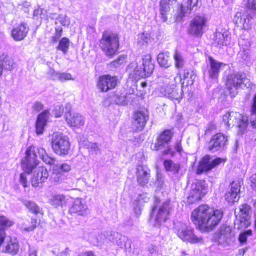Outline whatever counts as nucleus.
<instances>
[{"label": "nucleus", "instance_id": "obj_1", "mask_svg": "<svg viewBox=\"0 0 256 256\" xmlns=\"http://www.w3.org/2000/svg\"><path fill=\"white\" fill-rule=\"evenodd\" d=\"M223 216L221 210L202 205L193 211L192 220L201 229L212 230L219 224Z\"/></svg>", "mask_w": 256, "mask_h": 256}, {"label": "nucleus", "instance_id": "obj_2", "mask_svg": "<svg viewBox=\"0 0 256 256\" xmlns=\"http://www.w3.org/2000/svg\"><path fill=\"white\" fill-rule=\"evenodd\" d=\"M152 58L150 54H146L142 58V66H138L135 62L131 63L128 67V70L130 74V80L131 77L136 80L140 78L149 77L152 74L154 66L152 61Z\"/></svg>", "mask_w": 256, "mask_h": 256}, {"label": "nucleus", "instance_id": "obj_3", "mask_svg": "<svg viewBox=\"0 0 256 256\" xmlns=\"http://www.w3.org/2000/svg\"><path fill=\"white\" fill-rule=\"evenodd\" d=\"M120 46V38L116 34L105 32L100 42V47L108 56H112L117 52Z\"/></svg>", "mask_w": 256, "mask_h": 256}, {"label": "nucleus", "instance_id": "obj_4", "mask_svg": "<svg viewBox=\"0 0 256 256\" xmlns=\"http://www.w3.org/2000/svg\"><path fill=\"white\" fill-rule=\"evenodd\" d=\"M223 122L228 128L230 126H236L240 128L241 133H243L246 129L248 124L247 116L234 112L226 114L223 116Z\"/></svg>", "mask_w": 256, "mask_h": 256}, {"label": "nucleus", "instance_id": "obj_5", "mask_svg": "<svg viewBox=\"0 0 256 256\" xmlns=\"http://www.w3.org/2000/svg\"><path fill=\"white\" fill-rule=\"evenodd\" d=\"M176 230L178 236L184 241L192 244H202L204 240L194 233V230L186 224L178 223L176 226Z\"/></svg>", "mask_w": 256, "mask_h": 256}, {"label": "nucleus", "instance_id": "obj_6", "mask_svg": "<svg viewBox=\"0 0 256 256\" xmlns=\"http://www.w3.org/2000/svg\"><path fill=\"white\" fill-rule=\"evenodd\" d=\"M52 148L54 152L60 156L68 154L70 145L68 138L62 134H56L52 138Z\"/></svg>", "mask_w": 256, "mask_h": 256}, {"label": "nucleus", "instance_id": "obj_7", "mask_svg": "<svg viewBox=\"0 0 256 256\" xmlns=\"http://www.w3.org/2000/svg\"><path fill=\"white\" fill-rule=\"evenodd\" d=\"M208 18L204 14H198L194 18L188 28L189 34L194 36L200 37L207 26Z\"/></svg>", "mask_w": 256, "mask_h": 256}, {"label": "nucleus", "instance_id": "obj_8", "mask_svg": "<svg viewBox=\"0 0 256 256\" xmlns=\"http://www.w3.org/2000/svg\"><path fill=\"white\" fill-rule=\"evenodd\" d=\"M36 148H37L34 146L28 148L26 150L25 158L22 160V168L28 174H31L33 170L38 164Z\"/></svg>", "mask_w": 256, "mask_h": 256}, {"label": "nucleus", "instance_id": "obj_9", "mask_svg": "<svg viewBox=\"0 0 256 256\" xmlns=\"http://www.w3.org/2000/svg\"><path fill=\"white\" fill-rule=\"evenodd\" d=\"M206 193V190L202 181L195 180L192 185L188 196V202L192 204L202 200Z\"/></svg>", "mask_w": 256, "mask_h": 256}, {"label": "nucleus", "instance_id": "obj_10", "mask_svg": "<svg viewBox=\"0 0 256 256\" xmlns=\"http://www.w3.org/2000/svg\"><path fill=\"white\" fill-rule=\"evenodd\" d=\"M251 212V208L247 204H244L240 208L239 212L235 211L236 216V223H240L238 228H244L249 226L250 224V214Z\"/></svg>", "mask_w": 256, "mask_h": 256}, {"label": "nucleus", "instance_id": "obj_11", "mask_svg": "<svg viewBox=\"0 0 256 256\" xmlns=\"http://www.w3.org/2000/svg\"><path fill=\"white\" fill-rule=\"evenodd\" d=\"M226 161V159L221 158H216L214 160H212L210 156H206L200 162L197 170V174H200L204 172L210 171Z\"/></svg>", "mask_w": 256, "mask_h": 256}, {"label": "nucleus", "instance_id": "obj_12", "mask_svg": "<svg viewBox=\"0 0 256 256\" xmlns=\"http://www.w3.org/2000/svg\"><path fill=\"white\" fill-rule=\"evenodd\" d=\"M170 202H164L161 206H155L152 210V214L155 216V220L158 224H161L168 219L170 214Z\"/></svg>", "mask_w": 256, "mask_h": 256}, {"label": "nucleus", "instance_id": "obj_13", "mask_svg": "<svg viewBox=\"0 0 256 256\" xmlns=\"http://www.w3.org/2000/svg\"><path fill=\"white\" fill-rule=\"evenodd\" d=\"M168 84L160 88V92L165 96L174 100H179L182 98V88H176V86L173 84Z\"/></svg>", "mask_w": 256, "mask_h": 256}, {"label": "nucleus", "instance_id": "obj_14", "mask_svg": "<svg viewBox=\"0 0 256 256\" xmlns=\"http://www.w3.org/2000/svg\"><path fill=\"white\" fill-rule=\"evenodd\" d=\"M118 83V78L116 76L110 75H104L100 77L98 88L102 92H107L114 88Z\"/></svg>", "mask_w": 256, "mask_h": 256}, {"label": "nucleus", "instance_id": "obj_15", "mask_svg": "<svg viewBox=\"0 0 256 256\" xmlns=\"http://www.w3.org/2000/svg\"><path fill=\"white\" fill-rule=\"evenodd\" d=\"M242 84V74L237 72L228 76L226 86L232 96H234L238 93V89Z\"/></svg>", "mask_w": 256, "mask_h": 256}, {"label": "nucleus", "instance_id": "obj_16", "mask_svg": "<svg viewBox=\"0 0 256 256\" xmlns=\"http://www.w3.org/2000/svg\"><path fill=\"white\" fill-rule=\"evenodd\" d=\"M228 140L227 136L220 133L218 134L211 140L209 150L212 152H217L226 144Z\"/></svg>", "mask_w": 256, "mask_h": 256}, {"label": "nucleus", "instance_id": "obj_17", "mask_svg": "<svg viewBox=\"0 0 256 256\" xmlns=\"http://www.w3.org/2000/svg\"><path fill=\"white\" fill-rule=\"evenodd\" d=\"M250 14L248 10L238 12L234 18V22L238 26L244 30H248L250 28Z\"/></svg>", "mask_w": 256, "mask_h": 256}, {"label": "nucleus", "instance_id": "obj_18", "mask_svg": "<svg viewBox=\"0 0 256 256\" xmlns=\"http://www.w3.org/2000/svg\"><path fill=\"white\" fill-rule=\"evenodd\" d=\"M49 177L48 170L44 167H40L34 172L32 180V184L34 187H38L40 184L44 182Z\"/></svg>", "mask_w": 256, "mask_h": 256}, {"label": "nucleus", "instance_id": "obj_19", "mask_svg": "<svg viewBox=\"0 0 256 256\" xmlns=\"http://www.w3.org/2000/svg\"><path fill=\"white\" fill-rule=\"evenodd\" d=\"M198 0H184L180 6V12L174 18L176 21L180 20L187 14L190 13L192 9L197 5Z\"/></svg>", "mask_w": 256, "mask_h": 256}, {"label": "nucleus", "instance_id": "obj_20", "mask_svg": "<svg viewBox=\"0 0 256 256\" xmlns=\"http://www.w3.org/2000/svg\"><path fill=\"white\" fill-rule=\"evenodd\" d=\"M176 0H162L160 4V18L163 22H166L170 16L172 6Z\"/></svg>", "mask_w": 256, "mask_h": 256}, {"label": "nucleus", "instance_id": "obj_21", "mask_svg": "<svg viewBox=\"0 0 256 256\" xmlns=\"http://www.w3.org/2000/svg\"><path fill=\"white\" fill-rule=\"evenodd\" d=\"M232 230L230 227L223 226L216 234L214 239L220 244H225L231 238Z\"/></svg>", "mask_w": 256, "mask_h": 256}, {"label": "nucleus", "instance_id": "obj_22", "mask_svg": "<svg viewBox=\"0 0 256 256\" xmlns=\"http://www.w3.org/2000/svg\"><path fill=\"white\" fill-rule=\"evenodd\" d=\"M136 176L138 183L145 186L148 183L150 177V170L145 166L139 165L136 168Z\"/></svg>", "mask_w": 256, "mask_h": 256}, {"label": "nucleus", "instance_id": "obj_23", "mask_svg": "<svg viewBox=\"0 0 256 256\" xmlns=\"http://www.w3.org/2000/svg\"><path fill=\"white\" fill-rule=\"evenodd\" d=\"M148 119L147 112L142 111L136 112L134 115V128L136 131H142Z\"/></svg>", "mask_w": 256, "mask_h": 256}, {"label": "nucleus", "instance_id": "obj_24", "mask_svg": "<svg viewBox=\"0 0 256 256\" xmlns=\"http://www.w3.org/2000/svg\"><path fill=\"white\" fill-rule=\"evenodd\" d=\"M65 118L68 124L72 128H77L80 124V118L79 114L72 112L70 106L67 104L66 106Z\"/></svg>", "mask_w": 256, "mask_h": 256}, {"label": "nucleus", "instance_id": "obj_25", "mask_svg": "<svg viewBox=\"0 0 256 256\" xmlns=\"http://www.w3.org/2000/svg\"><path fill=\"white\" fill-rule=\"evenodd\" d=\"M29 30L28 24L22 23L12 30V36L16 41H21L27 36Z\"/></svg>", "mask_w": 256, "mask_h": 256}, {"label": "nucleus", "instance_id": "obj_26", "mask_svg": "<svg viewBox=\"0 0 256 256\" xmlns=\"http://www.w3.org/2000/svg\"><path fill=\"white\" fill-rule=\"evenodd\" d=\"M224 65L214 60L212 57H209V65H208V74L210 78L212 79L218 78L222 66Z\"/></svg>", "mask_w": 256, "mask_h": 256}, {"label": "nucleus", "instance_id": "obj_27", "mask_svg": "<svg viewBox=\"0 0 256 256\" xmlns=\"http://www.w3.org/2000/svg\"><path fill=\"white\" fill-rule=\"evenodd\" d=\"M240 185L239 183L232 182L230 192L226 194V200L230 203L238 202L240 198Z\"/></svg>", "mask_w": 256, "mask_h": 256}, {"label": "nucleus", "instance_id": "obj_28", "mask_svg": "<svg viewBox=\"0 0 256 256\" xmlns=\"http://www.w3.org/2000/svg\"><path fill=\"white\" fill-rule=\"evenodd\" d=\"M49 111L48 110H44L38 115L36 124V133L38 134H43L49 118Z\"/></svg>", "mask_w": 256, "mask_h": 256}, {"label": "nucleus", "instance_id": "obj_29", "mask_svg": "<svg viewBox=\"0 0 256 256\" xmlns=\"http://www.w3.org/2000/svg\"><path fill=\"white\" fill-rule=\"evenodd\" d=\"M230 39V36L228 32H217L215 35L214 44L217 46L222 48L229 44Z\"/></svg>", "mask_w": 256, "mask_h": 256}, {"label": "nucleus", "instance_id": "obj_30", "mask_svg": "<svg viewBox=\"0 0 256 256\" xmlns=\"http://www.w3.org/2000/svg\"><path fill=\"white\" fill-rule=\"evenodd\" d=\"M172 138V132L169 130H166L161 134L156 144L154 150H161L164 144H168Z\"/></svg>", "mask_w": 256, "mask_h": 256}, {"label": "nucleus", "instance_id": "obj_31", "mask_svg": "<svg viewBox=\"0 0 256 256\" xmlns=\"http://www.w3.org/2000/svg\"><path fill=\"white\" fill-rule=\"evenodd\" d=\"M2 251L12 255L16 254L19 251V246L17 240L10 238V240H7L6 246Z\"/></svg>", "mask_w": 256, "mask_h": 256}, {"label": "nucleus", "instance_id": "obj_32", "mask_svg": "<svg viewBox=\"0 0 256 256\" xmlns=\"http://www.w3.org/2000/svg\"><path fill=\"white\" fill-rule=\"evenodd\" d=\"M149 200L146 194H140L138 196L136 200L134 202V208L135 214L139 216L142 212V208L144 206V204Z\"/></svg>", "mask_w": 256, "mask_h": 256}, {"label": "nucleus", "instance_id": "obj_33", "mask_svg": "<svg viewBox=\"0 0 256 256\" xmlns=\"http://www.w3.org/2000/svg\"><path fill=\"white\" fill-rule=\"evenodd\" d=\"M158 62L159 64L165 68H168L172 65L170 53L168 52L160 53L158 54Z\"/></svg>", "mask_w": 256, "mask_h": 256}, {"label": "nucleus", "instance_id": "obj_34", "mask_svg": "<svg viewBox=\"0 0 256 256\" xmlns=\"http://www.w3.org/2000/svg\"><path fill=\"white\" fill-rule=\"evenodd\" d=\"M37 153L38 154L40 158L46 164L53 165L56 162V160L50 156L46 152V150L42 148H37Z\"/></svg>", "mask_w": 256, "mask_h": 256}, {"label": "nucleus", "instance_id": "obj_35", "mask_svg": "<svg viewBox=\"0 0 256 256\" xmlns=\"http://www.w3.org/2000/svg\"><path fill=\"white\" fill-rule=\"evenodd\" d=\"M164 166L166 171L173 172L174 174L178 173L180 169V164L174 163L172 160H166L164 162Z\"/></svg>", "mask_w": 256, "mask_h": 256}, {"label": "nucleus", "instance_id": "obj_36", "mask_svg": "<svg viewBox=\"0 0 256 256\" xmlns=\"http://www.w3.org/2000/svg\"><path fill=\"white\" fill-rule=\"evenodd\" d=\"M0 58H3V70L5 69L8 70H12L14 69V63L12 58L4 54L0 56Z\"/></svg>", "mask_w": 256, "mask_h": 256}, {"label": "nucleus", "instance_id": "obj_37", "mask_svg": "<svg viewBox=\"0 0 256 256\" xmlns=\"http://www.w3.org/2000/svg\"><path fill=\"white\" fill-rule=\"evenodd\" d=\"M174 66L176 68H182L184 64L185 60L181 52L176 50L174 55Z\"/></svg>", "mask_w": 256, "mask_h": 256}, {"label": "nucleus", "instance_id": "obj_38", "mask_svg": "<svg viewBox=\"0 0 256 256\" xmlns=\"http://www.w3.org/2000/svg\"><path fill=\"white\" fill-rule=\"evenodd\" d=\"M49 74H51L54 80H59L61 81L70 80L72 79L71 75L70 74L56 72L54 70H51Z\"/></svg>", "mask_w": 256, "mask_h": 256}, {"label": "nucleus", "instance_id": "obj_39", "mask_svg": "<svg viewBox=\"0 0 256 256\" xmlns=\"http://www.w3.org/2000/svg\"><path fill=\"white\" fill-rule=\"evenodd\" d=\"M58 170L54 168L53 174L50 178L52 182L56 184L61 182L64 180V175L60 172L58 171Z\"/></svg>", "mask_w": 256, "mask_h": 256}, {"label": "nucleus", "instance_id": "obj_40", "mask_svg": "<svg viewBox=\"0 0 256 256\" xmlns=\"http://www.w3.org/2000/svg\"><path fill=\"white\" fill-rule=\"evenodd\" d=\"M65 196L63 195H57L50 200V204L55 206H62L65 202Z\"/></svg>", "mask_w": 256, "mask_h": 256}, {"label": "nucleus", "instance_id": "obj_41", "mask_svg": "<svg viewBox=\"0 0 256 256\" xmlns=\"http://www.w3.org/2000/svg\"><path fill=\"white\" fill-rule=\"evenodd\" d=\"M14 222L12 220L4 216H0V228H10L14 224Z\"/></svg>", "mask_w": 256, "mask_h": 256}, {"label": "nucleus", "instance_id": "obj_42", "mask_svg": "<svg viewBox=\"0 0 256 256\" xmlns=\"http://www.w3.org/2000/svg\"><path fill=\"white\" fill-rule=\"evenodd\" d=\"M24 202L27 208L33 213L38 214L40 212V208L34 202L26 200Z\"/></svg>", "mask_w": 256, "mask_h": 256}, {"label": "nucleus", "instance_id": "obj_43", "mask_svg": "<svg viewBox=\"0 0 256 256\" xmlns=\"http://www.w3.org/2000/svg\"><path fill=\"white\" fill-rule=\"evenodd\" d=\"M70 46V41L68 38H64L60 42L58 48L66 54L68 51Z\"/></svg>", "mask_w": 256, "mask_h": 256}, {"label": "nucleus", "instance_id": "obj_44", "mask_svg": "<svg viewBox=\"0 0 256 256\" xmlns=\"http://www.w3.org/2000/svg\"><path fill=\"white\" fill-rule=\"evenodd\" d=\"M196 76L194 74L193 72H190L188 70H185L184 72V74L183 75V78H179L180 80V81L182 82V80H186L188 79V82H187L188 84L192 85L194 84V79L196 78Z\"/></svg>", "mask_w": 256, "mask_h": 256}, {"label": "nucleus", "instance_id": "obj_45", "mask_svg": "<svg viewBox=\"0 0 256 256\" xmlns=\"http://www.w3.org/2000/svg\"><path fill=\"white\" fill-rule=\"evenodd\" d=\"M247 8L248 10L251 11L252 16L250 17L252 18L255 14V12L256 10V0H248Z\"/></svg>", "mask_w": 256, "mask_h": 256}, {"label": "nucleus", "instance_id": "obj_46", "mask_svg": "<svg viewBox=\"0 0 256 256\" xmlns=\"http://www.w3.org/2000/svg\"><path fill=\"white\" fill-rule=\"evenodd\" d=\"M115 102L120 105H125L126 104V99L125 94H117L115 96Z\"/></svg>", "mask_w": 256, "mask_h": 256}, {"label": "nucleus", "instance_id": "obj_47", "mask_svg": "<svg viewBox=\"0 0 256 256\" xmlns=\"http://www.w3.org/2000/svg\"><path fill=\"white\" fill-rule=\"evenodd\" d=\"M54 168L56 169H59L58 171L60 172L62 174L64 172H69L71 169L70 166L66 164H56Z\"/></svg>", "mask_w": 256, "mask_h": 256}, {"label": "nucleus", "instance_id": "obj_48", "mask_svg": "<svg viewBox=\"0 0 256 256\" xmlns=\"http://www.w3.org/2000/svg\"><path fill=\"white\" fill-rule=\"evenodd\" d=\"M239 44L242 50H249L251 46V41L250 40H245L241 38L239 41Z\"/></svg>", "mask_w": 256, "mask_h": 256}, {"label": "nucleus", "instance_id": "obj_49", "mask_svg": "<svg viewBox=\"0 0 256 256\" xmlns=\"http://www.w3.org/2000/svg\"><path fill=\"white\" fill-rule=\"evenodd\" d=\"M58 20L64 26H68L70 24V20L69 18L65 15H60L58 16Z\"/></svg>", "mask_w": 256, "mask_h": 256}, {"label": "nucleus", "instance_id": "obj_50", "mask_svg": "<svg viewBox=\"0 0 256 256\" xmlns=\"http://www.w3.org/2000/svg\"><path fill=\"white\" fill-rule=\"evenodd\" d=\"M53 112L56 118L61 117L64 112V108L61 106H56Z\"/></svg>", "mask_w": 256, "mask_h": 256}, {"label": "nucleus", "instance_id": "obj_51", "mask_svg": "<svg viewBox=\"0 0 256 256\" xmlns=\"http://www.w3.org/2000/svg\"><path fill=\"white\" fill-rule=\"evenodd\" d=\"M252 232L250 230L244 233L241 234L239 237V240L240 243L243 244L246 242L248 237L252 236Z\"/></svg>", "mask_w": 256, "mask_h": 256}, {"label": "nucleus", "instance_id": "obj_52", "mask_svg": "<svg viewBox=\"0 0 256 256\" xmlns=\"http://www.w3.org/2000/svg\"><path fill=\"white\" fill-rule=\"evenodd\" d=\"M126 62V58L124 56H120L116 60L113 62V65L115 67H118L124 64Z\"/></svg>", "mask_w": 256, "mask_h": 256}, {"label": "nucleus", "instance_id": "obj_53", "mask_svg": "<svg viewBox=\"0 0 256 256\" xmlns=\"http://www.w3.org/2000/svg\"><path fill=\"white\" fill-rule=\"evenodd\" d=\"M148 39V34L143 33L138 35V42L142 44L147 43Z\"/></svg>", "mask_w": 256, "mask_h": 256}, {"label": "nucleus", "instance_id": "obj_54", "mask_svg": "<svg viewBox=\"0 0 256 256\" xmlns=\"http://www.w3.org/2000/svg\"><path fill=\"white\" fill-rule=\"evenodd\" d=\"M31 226L29 227L24 228V230L26 232H30L34 230L36 227L37 220L36 218H32Z\"/></svg>", "mask_w": 256, "mask_h": 256}, {"label": "nucleus", "instance_id": "obj_55", "mask_svg": "<svg viewBox=\"0 0 256 256\" xmlns=\"http://www.w3.org/2000/svg\"><path fill=\"white\" fill-rule=\"evenodd\" d=\"M70 212L72 214H77L80 216V206L78 204H74L72 208H70Z\"/></svg>", "mask_w": 256, "mask_h": 256}, {"label": "nucleus", "instance_id": "obj_56", "mask_svg": "<svg viewBox=\"0 0 256 256\" xmlns=\"http://www.w3.org/2000/svg\"><path fill=\"white\" fill-rule=\"evenodd\" d=\"M43 108V104L40 102H35L32 106V109L36 112H39L40 111L42 110Z\"/></svg>", "mask_w": 256, "mask_h": 256}, {"label": "nucleus", "instance_id": "obj_57", "mask_svg": "<svg viewBox=\"0 0 256 256\" xmlns=\"http://www.w3.org/2000/svg\"><path fill=\"white\" fill-rule=\"evenodd\" d=\"M20 182L24 188H26L28 186V180L26 174L23 173L20 174Z\"/></svg>", "mask_w": 256, "mask_h": 256}, {"label": "nucleus", "instance_id": "obj_58", "mask_svg": "<svg viewBox=\"0 0 256 256\" xmlns=\"http://www.w3.org/2000/svg\"><path fill=\"white\" fill-rule=\"evenodd\" d=\"M242 58L245 61L250 60V52L249 50H243Z\"/></svg>", "mask_w": 256, "mask_h": 256}, {"label": "nucleus", "instance_id": "obj_59", "mask_svg": "<svg viewBox=\"0 0 256 256\" xmlns=\"http://www.w3.org/2000/svg\"><path fill=\"white\" fill-rule=\"evenodd\" d=\"M6 238V234L4 228H0V246L4 242Z\"/></svg>", "mask_w": 256, "mask_h": 256}, {"label": "nucleus", "instance_id": "obj_60", "mask_svg": "<svg viewBox=\"0 0 256 256\" xmlns=\"http://www.w3.org/2000/svg\"><path fill=\"white\" fill-rule=\"evenodd\" d=\"M246 87L250 88L251 86V83L250 80L246 78L244 76L242 75V84Z\"/></svg>", "mask_w": 256, "mask_h": 256}, {"label": "nucleus", "instance_id": "obj_61", "mask_svg": "<svg viewBox=\"0 0 256 256\" xmlns=\"http://www.w3.org/2000/svg\"><path fill=\"white\" fill-rule=\"evenodd\" d=\"M251 182L252 189L256 190V173L252 176Z\"/></svg>", "mask_w": 256, "mask_h": 256}, {"label": "nucleus", "instance_id": "obj_62", "mask_svg": "<svg viewBox=\"0 0 256 256\" xmlns=\"http://www.w3.org/2000/svg\"><path fill=\"white\" fill-rule=\"evenodd\" d=\"M29 256H38V250L34 248H30Z\"/></svg>", "mask_w": 256, "mask_h": 256}, {"label": "nucleus", "instance_id": "obj_63", "mask_svg": "<svg viewBox=\"0 0 256 256\" xmlns=\"http://www.w3.org/2000/svg\"><path fill=\"white\" fill-rule=\"evenodd\" d=\"M90 148L94 150V152H97L100 150V148L98 145L97 144H90V146H88Z\"/></svg>", "mask_w": 256, "mask_h": 256}, {"label": "nucleus", "instance_id": "obj_64", "mask_svg": "<svg viewBox=\"0 0 256 256\" xmlns=\"http://www.w3.org/2000/svg\"><path fill=\"white\" fill-rule=\"evenodd\" d=\"M252 112L256 114V94L254 98V104L252 106Z\"/></svg>", "mask_w": 256, "mask_h": 256}]
</instances>
